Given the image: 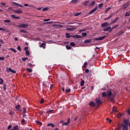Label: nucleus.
I'll return each mask as SVG.
<instances>
[{"label": "nucleus", "instance_id": "49530a36", "mask_svg": "<svg viewBox=\"0 0 130 130\" xmlns=\"http://www.w3.org/2000/svg\"><path fill=\"white\" fill-rule=\"evenodd\" d=\"M106 120H107V121H109V122L110 123H111V122H112V120H111V119H109V118H107L106 119Z\"/></svg>", "mask_w": 130, "mask_h": 130}, {"label": "nucleus", "instance_id": "09e8293b", "mask_svg": "<svg viewBox=\"0 0 130 130\" xmlns=\"http://www.w3.org/2000/svg\"><path fill=\"white\" fill-rule=\"evenodd\" d=\"M13 6H18V4L16 2H12Z\"/></svg>", "mask_w": 130, "mask_h": 130}, {"label": "nucleus", "instance_id": "f3484780", "mask_svg": "<svg viewBox=\"0 0 130 130\" xmlns=\"http://www.w3.org/2000/svg\"><path fill=\"white\" fill-rule=\"evenodd\" d=\"M71 121V119L69 118L68 119L67 122L63 123L62 124L63 125H69V124L70 123Z\"/></svg>", "mask_w": 130, "mask_h": 130}, {"label": "nucleus", "instance_id": "bb28decb", "mask_svg": "<svg viewBox=\"0 0 130 130\" xmlns=\"http://www.w3.org/2000/svg\"><path fill=\"white\" fill-rule=\"evenodd\" d=\"M66 48H67V49L69 50L70 49H72V47H71V46H70L69 45H66Z\"/></svg>", "mask_w": 130, "mask_h": 130}, {"label": "nucleus", "instance_id": "9d476101", "mask_svg": "<svg viewBox=\"0 0 130 130\" xmlns=\"http://www.w3.org/2000/svg\"><path fill=\"white\" fill-rule=\"evenodd\" d=\"M89 105L91 106V107H95V106H96V104H95L94 102L91 101L89 102Z\"/></svg>", "mask_w": 130, "mask_h": 130}, {"label": "nucleus", "instance_id": "f704fd0d", "mask_svg": "<svg viewBox=\"0 0 130 130\" xmlns=\"http://www.w3.org/2000/svg\"><path fill=\"white\" fill-rule=\"evenodd\" d=\"M25 54L27 56L30 55V51H29L28 50H26V52H25Z\"/></svg>", "mask_w": 130, "mask_h": 130}, {"label": "nucleus", "instance_id": "4468645a", "mask_svg": "<svg viewBox=\"0 0 130 130\" xmlns=\"http://www.w3.org/2000/svg\"><path fill=\"white\" fill-rule=\"evenodd\" d=\"M128 6H129V2H128L123 5V10H125V9H126Z\"/></svg>", "mask_w": 130, "mask_h": 130}, {"label": "nucleus", "instance_id": "a878e982", "mask_svg": "<svg viewBox=\"0 0 130 130\" xmlns=\"http://www.w3.org/2000/svg\"><path fill=\"white\" fill-rule=\"evenodd\" d=\"M95 5V2L92 1L89 5V6L91 7H93V6Z\"/></svg>", "mask_w": 130, "mask_h": 130}, {"label": "nucleus", "instance_id": "774afa93", "mask_svg": "<svg viewBox=\"0 0 130 130\" xmlns=\"http://www.w3.org/2000/svg\"><path fill=\"white\" fill-rule=\"evenodd\" d=\"M127 112L128 115H130V109H129L127 110Z\"/></svg>", "mask_w": 130, "mask_h": 130}, {"label": "nucleus", "instance_id": "0e129e2a", "mask_svg": "<svg viewBox=\"0 0 130 130\" xmlns=\"http://www.w3.org/2000/svg\"><path fill=\"white\" fill-rule=\"evenodd\" d=\"M89 71V69H86L85 70V73H86V74H88Z\"/></svg>", "mask_w": 130, "mask_h": 130}, {"label": "nucleus", "instance_id": "aec40b11", "mask_svg": "<svg viewBox=\"0 0 130 130\" xmlns=\"http://www.w3.org/2000/svg\"><path fill=\"white\" fill-rule=\"evenodd\" d=\"M47 125V126H51V127H54V126H55L54 124L52 123H48Z\"/></svg>", "mask_w": 130, "mask_h": 130}, {"label": "nucleus", "instance_id": "c85d7f7f", "mask_svg": "<svg viewBox=\"0 0 130 130\" xmlns=\"http://www.w3.org/2000/svg\"><path fill=\"white\" fill-rule=\"evenodd\" d=\"M82 13L79 12V13H77L76 14H74L75 17H78V16H80V15H81Z\"/></svg>", "mask_w": 130, "mask_h": 130}, {"label": "nucleus", "instance_id": "6ab92c4d", "mask_svg": "<svg viewBox=\"0 0 130 130\" xmlns=\"http://www.w3.org/2000/svg\"><path fill=\"white\" fill-rule=\"evenodd\" d=\"M108 22H105L101 25V27L103 28H104V27H106V26H108Z\"/></svg>", "mask_w": 130, "mask_h": 130}, {"label": "nucleus", "instance_id": "de8ad7c7", "mask_svg": "<svg viewBox=\"0 0 130 130\" xmlns=\"http://www.w3.org/2000/svg\"><path fill=\"white\" fill-rule=\"evenodd\" d=\"M102 7H103V3H101L99 5V7L100 9H101Z\"/></svg>", "mask_w": 130, "mask_h": 130}, {"label": "nucleus", "instance_id": "69168bd1", "mask_svg": "<svg viewBox=\"0 0 130 130\" xmlns=\"http://www.w3.org/2000/svg\"><path fill=\"white\" fill-rule=\"evenodd\" d=\"M52 111H53V110H49V111H47V113H50V112H52Z\"/></svg>", "mask_w": 130, "mask_h": 130}, {"label": "nucleus", "instance_id": "5fc2aeb1", "mask_svg": "<svg viewBox=\"0 0 130 130\" xmlns=\"http://www.w3.org/2000/svg\"><path fill=\"white\" fill-rule=\"evenodd\" d=\"M70 45H71V46H76V44L74 43V42H72L70 43Z\"/></svg>", "mask_w": 130, "mask_h": 130}, {"label": "nucleus", "instance_id": "dca6fc26", "mask_svg": "<svg viewBox=\"0 0 130 130\" xmlns=\"http://www.w3.org/2000/svg\"><path fill=\"white\" fill-rule=\"evenodd\" d=\"M71 37H73V38H83V37L81 36L80 35H75V36H72Z\"/></svg>", "mask_w": 130, "mask_h": 130}, {"label": "nucleus", "instance_id": "2f4dec72", "mask_svg": "<svg viewBox=\"0 0 130 130\" xmlns=\"http://www.w3.org/2000/svg\"><path fill=\"white\" fill-rule=\"evenodd\" d=\"M109 99V101L112 103H114V99H113V98H111V99H110H110Z\"/></svg>", "mask_w": 130, "mask_h": 130}, {"label": "nucleus", "instance_id": "6e6552de", "mask_svg": "<svg viewBox=\"0 0 130 130\" xmlns=\"http://www.w3.org/2000/svg\"><path fill=\"white\" fill-rule=\"evenodd\" d=\"M122 127H123V130H128V126L124 125V124H122Z\"/></svg>", "mask_w": 130, "mask_h": 130}, {"label": "nucleus", "instance_id": "e2e57ef3", "mask_svg": "<svg viewBox=\"0 0 130 130\" xmlns=\"http://www.w3.org/2000/svg\"><path fill=\"white\" fill-rule=\"evenodd\" d=\"M82 36L84 37L87 36V34L86 32L82 33Z\"/></svg>", "mask_w": 130, "mask_h": 130}, {"label": "nucleus", "instance_id": "8fccbe9b", "mask_svg": "<svg viewBox=\"0 0 130 130\" xmlns=\"http://www.w3.org/2000/svg\"><path fill=\"white\" fill-rule=\"evenodd\" d=\"M6 30H7V29L5 28L0 27V31H6Z\"/></svg>", "mask_w": 130, "mask_h": 130}, {"label": "nucleus", "instance_id": "603ef678", "mask_svg": "<svg viewBox=\"0 0 130 130\" xmlns=\"http://www.w3.org/2000/svg\"><path fill=\"white\" fill-rule=\"evenodd\" d=\"M29 7L30 8V9H34L35 8V7L33 6V5H29Z\"/></svg>", "mask_w": 130, "mask_h": 130}, {"label": "nucleus", "instance_id": "864d4df0", "mask_svg": "<svg viewBox=\"0 0 130 130\" xmlns=\"http://www.w3.org/2000/svg\"><path fill=\"white\" fill-rule=\"evenodd\" d=\"M87 66H88V63L87 62H85L84 63V67L86 68Z\"/></svg>", "mask_w": 130, "mask_h": 130}, {"label": "nucleus", "instance_id": "680f3d73", "mask_svg": "<svg viewBox=\"0 0 130 130\" xmlns=\"http://www.w3.org/2000/svg\"><path fill=\"white\" fill-rule=\"evenodd\" d=\"M0 60H5V57L0 56Z\"/></svg>", "mask_w": 130, "mask_h": 130}, {"label": "nucleus", "instance_id": "5701e85b", "mask_svg": "<svg viewBox=\"0 0 130 130\" xmlns=\"http://www.w3.org/2000/svg\"><path fill=\"white\" fill-rule=\"evenodd\" d=\"M83 6H88L89 5V1H85L83 3Z\"/></svg>", "mask_w": 130, "mask_h": 130}, {"label": "nucleus", "instance_id": "39448f33", "mask_svg": "<svg viewBox=\"0 0 130 130\" xmlns=\"http://www.w3.org/2000/svg\"><path fill=\"white\" fill-rule=\"evenodd\" d=\"M6 71L8 72V73H10V72L11 73H13V74H16V73H17V72L13 69H12V68H7L6 69Z\"/></svg>", "mask_w": 130, "mask_h": 130}, {"label": "nucleus", "instance_id": "ddd939ff", "mask_svg": "<svg viewBox=\"0 0 130 130\" xmlns=\"http://www.w3.org/2000/svg\"><path fill=\"white\" fill-rule=\"evenodd\" d=\"M113 112H115V113L118 112V111L117 110V109H116V107H113L112 111L111 112V113H113Z\"/></svg>", "mask_w": 130, "mask_h": 130}, {"label": "nucleus", "instance_id": "2eb2a0df", "mask_svg": "<svg viewBox=\"0 0 130 130\" xmlns=\"http://www.w3.org/2000/svg\"><path fill=\"white\" fill-rule=\"evenodd\" d=\"M98 8L95 7L93 9H92V10H91L89 12V14H93V13H95V12H96V11H97Z\"/></svg>", "mask_w": 130, "mask_h": 130}, {"label": "nucleus", "instance_id": "4c0bfd02", "mask_svg": "<svg viewBox=\"0 0 130 130\" xmlns=\"http://www.w3.org/2000/svg\"><path fill=\"white\" fill-rule=\"evenodd\" d=\"M17 49L19 51H22V48H21V46H17Z\"/></svg>", "mask_w": 130, "mask_h": 130}, {"label": "nucleus", "instance_id": "338daca9", "mask_svg": "<svg viewBox=\"0 0 130 130\" xmlns=\"http://www.w3.org/2000/svg\"><path fill=\"white\" fill-rule=\"evenodd\" d=\"M8 129H10V128H12V125H9L8 126Z\"/></svg>", "mask_w": 130, "mask_h": 130}, {"label": "nucleus", "instance_id": "1a4fd4ad", "mask_svg": "<svg viewBox=\"0 0 130 130\" xmlns=\"http://www.w3.org/2000/svg\"><path fill=\"white\" fill-rule=\"evenodd\" d=\"M13 12H15L17 14H21L23 13V10H22L21 9H19L17 10H13Z\"/></svg>", "mask_w": 130, "mask_h": 130}, {"label": "nucleus", "instance_id": "7c9ffc66", "mask_svg": "<svg viewBox=\"0 0 130 130\" xmlns=\"http://www.w3.org/2000/svg\"><path fill=\"white\" fill-rule=\"evenodd\" d=\"M125 17H129L130 16V12H126L125 14Z\"/></svg>", "mask_w": 130, "mask_h": 130}, {"label": "nucleus", "instance_id": "72a5a7b5", "mask_svg": "<svg viewBox=\"0 0 130 130\" xmlns=\"http://www.w3.org/2000/svg\"><path fill=\"white\" fill-rule=\"evenodd\" d=\"M66 38H70V37H72V36L70 35V34H66Z\"/></svg>", "mask_w": 130, "mask_h": 130}, {"label": "nucleus", "instance_id": "423d86ee", "mask_svg": "<svg viewBox=\"0 0 130 130\" xmlns=\"http://www.w3.org/2000/svg\"><path fill=\"white\" fill-rule=\"evenodd\" d=\"M16 110L19 111V112H21L22 111V109H21V105H18L15 106Z\"/></svg>", "mask_w": 130, "mask_h": 130}, {"label": "nucleus", "instance_id": "79ce46f5", "mask_svg": "<svg viewBox=\"0 0 130 130\" xmlns=\"http://www.w3.org/2000/svg\"><path fill=\"white\" fill-rule=\"evenodd\" d=\"M0 84L1 85H3V84H4V80H3V79L0 78Z\"/></svg>", "mask_w": 130, "mask_h": 130}, {"label": "nucleus", "instance_id": "0eeeda50", "mask_svg": "<svg viewBox=\"0 0 130 130\" xmlns=\"http://www.w3.org/2000/svg\"><path fill=\"white\" fill-rule=\"evenodd\" d=\"M95 102L96 104H98V105H100L102 104V102H101V101L100 100V99L96 98Z\"/></svg>", "mask_w": 130, "mask_h": 130}, {"label": "nucleus", "instance_id": "13d9d810", "mask_svg": "<svg viewBox=\"0 0 130 130\" xmlns=\"http://www.w3.org/2000/svg\"><path fill=\"white\" fill-rule=\"evenodd\" d=\"M9 114L10 115H13V114H15V112H13V111H11V112H9Z\"/></svg>", "mask_w": 130, "mask_h": 130}, {"label": "nucleus", "instance_id": "c9c22d12", "mask_svg": "<svg viewBox=\"0 0 130 130\" xmlns=\"http://www.w3.org/2000/svg\"><path fill=\"white\" fill-rule=\"evenodd\" d=\"M13 128L14 129V130H19V126L18 125H15Z\"/></svg>", "mask_w": 130, "mask_h": 130}, {"label": "nucleus", "instance_id": "ea45409f", "mask_svg": "<svg viewBox=\"0 0 130 130\" xmlns=\"http://www.w3.org/2000/svg\"><path fill=\"white\" fill-rule=\"evenodd\" d=\"M111 9V7H108V8H107L105 11V13H107V12H108L109 10H110Z\"/></svg>", "mask_w": 130, "mask_h": 130}, {"label": "nucleus", "instance_id": "a211bd4d", "mask_svg": "<svg viewBox=\"0 0 130 130\" xmlns=\"http://www.w3.org/2000/svg\"><path fill=\"white\" fill-rule=\"evenodd\" d=\"M118 19H119V17H117L115 19L113 20L110 24H114V23H116V22L118 21Z\"/></svg>", "mask_w": 130, "mask_h": 130}, {"label": "nucleus", "instance_id": "3c124183", "mask_svg": "<svg viewBox=\"0 0 130 130\" xmlns=\"http://www.w3.org/2000/svg\"><path fill=\"white\" fill-rule=\"evenodd\" d=\"M102 96L103 97H106V93H105V92H103L102 93Z\"/></svg>", "mask_w": 130, "mask_h": 130}, {"label": "nucleus", "instance_id": "473e14b6", "mask_svg": "<svg viewBox=\"0 0 130 130\" xmlns=\"http://www.w3.org/2000/svg\"><path fill=\"white\" fill-rule=\"evenodd\" d=\"M75 29H76V28H70V27L67 28V30H68V31H72L73 30H75Z\"/></svg>", "mask_w": 130, "mask_h": 130}, {"label": "nucleus", "instance_id": "37998d69", "mask_svg": "<svg viewBox=\"0 0 130 130\" xmlns=\"http://www.w3.org/2000/svg\"><path fill=\"white\" fill-rule=\"evenodd\" d=\"M70 92H71V89L70 88L66 89V93H69Z\"/></svg>", "mask_w": 130, "mask_h": 130}, {"label": "nucleus", "instance_id": "cd10ccee", "mask_svg": "<svg viewBox=\"0 0 130 130\" xmlns=\"http://www.w3.org/2000/svg\"><path fill=\"white\" fill-rule=\"evenodd\" d=\"M10 50H12L14 53H17V50L14 48H10Z\"/></svg>", "mask_w": 130, "mask_h": 130}, {"label": "nucleus", "instance_id": "a18cd8bd", "mask_svg": "<svg viewBox=\"0 0 130 130\" xmlns=\"http://www.w3.org/2000/svg\"><path fill=\"white\" fill-rule=\"evenodd\" d=\"M23 61H26V60H27V59H28V57H23L22 58Z\"/></svg>", "mask_w": 130, "mask_h": 130}, {"label": "nucleus", "instance_id": "20e7f679", "mask_svg": "<svg viewBox=\"0 0 130 130\" xmlns=\"http://www.w3.org/2000/svg\"><path fill=\"white\" fill-rule=\"evenodd\" d=\"M106 38V36H104L100 38H96L94 39L95 41H101V40H104V39Z\"/></svg>", "mask_w": 130, "mask_h": 130}, {"label": "nucleus", "instance_id": "4be33fe9", "mask_svg": "<svg viewBox=\"0 0 130 130\" xmlns=\"http://www.w3.org/2000/svg\"><path fill=\"white\" fill-rule=\"evenodd\" d=\"M90 42H92V40L91 39L86 40L84 41V43H90Z\"/></svg>", "mask_w": 130, "mask_h": 130}, {"label": "nucleus", "instance_id": "b1692460", "mask_svg": "<svg viewBox=\"0 0 130 130\" xmlns=\"http://www.w3.org/2000/svg\"><path fill=\"white\" fill-rule=\"evenodd\" d=\"M84 85H85V80H82L81 81L80 86H81V87H83Z\"/></svg>", "mask_w": 130, "mask_h": 130}, {"label": "nucleus", "instance_id": "393cba45", "mask_svg": "<svg viewBox=\"0 0 130 130\" xmlns=\"http://www.w3.org/2000/svg\"><path fill=\"white\" fill-rule=\"evenodd\" d=\"M26 71H27V72H28V73H32V69H31L30 68H26Z\"/></svg>", "mask_w": 130, "mask_h": 130}, {"label": "nucleus", "instance_id": "7ed1b4c3", "mask_svg": "<svg viewBox=\"0 0 130 130\" xmlns=\"http://www.w3.org/2000/svg\"><path fill=\"white\" fill-rule=\"evenodd\" d=\"M104 31L105 32L108 31L109 33H110L112 31V28H111V26H108L104 29Z\"/></svg>", "mask_w": 130, "mask_h": 130}, {"label": "nucleus", "instance_id": "c03bdc74", "mask_svg": "<svg viewBox=\"0 0 130 130\" xmlns=\"http://www.w3.org/2000/svg\"><path fill=\"white\" fill-rule=\"evenodd\" d=\"M44 103V99H41V101H40V103L41 104H43Z\"/></svg>", "mask_w": 130, "mask_h": 130}, {"label": "nucleus", "instance_id": "f03ea898", "mask_svg": "<svg viewBox=\"0 0 130 130\" xmlns=\"http://www.w3.org/2000/svg\"><path fill=\"white\" fill-rule=\"evenodd\" d=\"M16 27H17V28H20L21 29L22 28H27V27H29V24L22 23L20 25H16Z\"/></svg>", "mask_w": 130, "mask_h": 130}, {"label": "nucleus", "instance_id": "f8f14e48", "mask_svg": "<svg viewBox=\"0 0 130 130\" xmlns=\"http://www.w3.org/2000/svg\"><path fill=\"white\" fill-rule=\"evenodd\" d=\"M129 122V120H126V119H124L123 120V123H124V125H128V123Z\"/></svg>", "mask_w": 130, "mask_h": 130}, {"label": "nucleus", "instance_id": "412c9836", "mask_svg": "<svg viewBox=\"0 0 130 130\" xmlns=\"http://www.w3.org/2000/svg\"><path fill=\"white\" fill-rule=\"evenodd\" d=\"M19 32H20V33H28V31H27V30H26L25 29H19Z\"/></svg>", "mask_w": 130, "mask_h": 130}, {"label": "nucleus", "instance_id": "f257e3e1", "mask_svg": "<svg viewBox=\"0 0 130 130\" xmlns=\"http://www.w3.org/2000/svg\"><path fill=\"white\" fill-rule=\"evenodd\" d=\"M107 93V97L108 99H110L111 96H112V97H115V95H113V93H112V92H111V89H108Z\"/></svg>", "mask_w": 130, "mask_h": 130}, {"label": "nucleus", "instance_id": "e433bc0d", "mask_svg": "<svg viewBox=\"0 0 130 130\" xmlns=\"http://www.w3.org/2000/svg\"><path fill=\"white\" fill-rule=\"evenodd\" d=\"M118 24H117L112 27V30H113V29H116V28H117L118 27Z\"/></svg>", "mask_w": 130, "mask_h": 130}, {"label": "nucleus", "instance_id": "a19ab883", "mask_svg": "<svg viewBox=\"0 0 130 130\" xmlns=\"http://www.w3.org/2000/svg\"><path fill=\"white\" fill-rule=\"evenodd\" d=\"M4 22L5 23H11V20H9V19L5 20H4Z\"/></svg>", "mask_w": 130, "mask_h": 130}, {"label": "nucleus", "instance_id": "9b49d317", "mask_svg": "<svg viewBox=\"0 0 130 130\" xmlns=\"http://www.w3.org/2000/svg\"><path fill=\"white\" fill-rule=\"evenodd\" d=\"M44 43H42L40 46V47L42 48L43 47V48L44 49H45V47H46V43H45V42H43Z\"/></svg>", "mask_w": 130, "mask_h": 130}, {"label": "nucleus", "instance_id": "052dcab7", "mask_svg": "<svg viewBox=\"0 0 130 130\" xmlns=\"http://www.w3.org/2000/svg\"><path fill=\"white\" fill-rule=\"evenodd\" d=\"M23 113H26V112L27 111V110H26V108H23Z\"/></svg>", "mask_w": 130, "mask_h": 130}, {"label": "nucleus", "instance_id": "bf43d9fd", "mask_svg": "<svg viewBox=\"0 0 130 130\" xmlns=\"http://www.w3.org/2000/svg\"><path fill=\"white\" fill-rule=\"evenodd\" d=\"M84 31H86V29H82L79 30V32H84Z\"/></svg>", "mask_w": 130, "mask_h": 130}, {"label": "nucleus", "instance_id": "c756f323", "mask_svg": "<svg viewBox=\"0 0 130 130\" xmlns=\"http://www.w3.org/2000/svg\"><path fill=\"white\" fill-rule=\"evenodd\" d=\"M3 89L4 91H6V90H7V84H6V83L4 84L3 85Z\"/></svg>", "mask_w": 130, "mask_h": 130}, {"label": "nucleus", "instance_id": "4d7b16f0", "mask_svg": "<svg viewBox=\"0 0 130 130\" xmlns=\"http://www.w3.org/2000/svg\"><path fill=\"white\" fill-rule=\"evenodd\" d=\"M16 15H11V18H12V19H16Z\"/></svg>", "mask_w": 130, "mask_h": 130}, {"label": "nucleus", "instance_id": "6e6d98bb", "mask_svg": "<svg viewBox=\"0 0 130 130\" xmlns=\"http://www.w3.org/2000/svg\"><path fill=\"white\" fill-rule=\"evenodd\" d=\"M47 10H48V7H46V8L43 9H42V11H47Z\"/></svg>", "mask_w": 130, "mask_h": 130}, {"label": "nucleus", "instance_id": "58836bf2", "mask_svg": "<svg viewBox=\"0 0 130 130\" xmlns=\"http://www.w3.org/2000/svg\"><path fill=\"white\" fill-rule=\"evenodd\" d=\"M121 115H122V114L119 113L117 116V118H120V117H121Z\"/></svg>", "mask_w": 130, "mask_h": 130}]
</instances>
